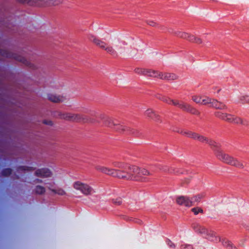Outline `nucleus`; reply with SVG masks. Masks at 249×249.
<instances>
[{
	"instance_id": "obj_38",
	"label": "nucleus",
	"mask_w": 249,
	"mask_h": 249,
	"mask_svg": "<svg viewBox=\"0 0 249 249\" xmlns=\"http://www.w3.org/2000/svg\"><path fill=\"white\" fill-rule=\"evenodd\" d=\"M113 203L117 205H120L122 204V201L121 198H116L115 200H113Z\"/></svg>"
},
{
	"instance_id": "obj_17",
	"label": "nucleus",
	"mask_w": 249,
	"mask_h": 249,
	"mask_svg": "<svg viewBox=\"0 0 249 249\" xmlns=\"http://www.w3.org/2000/svg\"><path fill=\"white\" fill-rule=\"evenodd\" d=\"M89 39L93 42L95 44H96L97 46H99L102 49L104 50L106 46H107V44L99 39V38H97L96 36H95L93 35H90L89 36Z\"/></svg>"
},
{
	"instance_id": "obj_30",
	"label": "nucleus",
	"mask_w": 249,
	"mask_h": 249,
	"mask_svg": "<svg viewBox=\"0 0 249 249\" xmlns=\"http://www.w3.org/2000/svg\"><path fill=\"white\" fill-rule=\"evenodd\" d=\"M204 195L203 194H198L196 196H194V197L191 198V200L193 201V204L195 202H199L201 200L202 198L204 197Z\"/></svg>"
},
{
	"instance_id": "obj_36",
	"label": "nucleus",
	"mask_w": 249,
	"mask_h": 249,
	"mask_svg": "<svg viewBox=\"0 0 249 249\" xmlns=\"http://www.w3.org/2000/svg\"><path fill=\"white\" fill-rule=\"evenodd\" d=\"M180 249H194V247L191 244H183L180 246Z\"/></svg>"
},
{
	"instance_id": "obj_24",
	"label": "nucleus",
	"mask_w": 249,
	"mask_h": 249,
	"mask_svg": "<svg viewBox=\"0 0 249 249\" xmlns=\"http://www.w3.org/2000/svg\"><path fill=\"white\" fill-rule=\"evenodd\" d=\"M45 191L46 189L45 187L39 185H36L34 190L35 194L40 195L44 194Z\"/></svg>"
},
{
	"instance_id": "obj_42",
	"label": "nucleus",
	"mask_w": 249,
	"mask_h": 249,
	"mask_svg": "<svg viewBox=\"0 0 249 249\" xmlns=\"http://www.w3.org/2000/svg\"><path fill=\"white\" fill-rule=\"evenodd\" d=\"M36 181L38 183H42L43 182L41 179L38 178L36 179Z\"/></svg>"
},
{
	"instance_id": "obj_26",
	"label": "nucleus",
	"mask_w": 249,
	"mask_h": 249,
	"mask_svg": "<svg viewBox=\"0 0 249 249\" xmlns=\"http://www.w3.org/2000/svg\"><path fill=\"white\" fill-rule=\"evenodd\" d=\"M242 122V119L238 117H235L231 114V117H230V121L229 123L235 124H240Z\"/></svg>"
},
{
	"instance_id": "obj_3",
	"label": "nucleus",
	"mask_w": 249,
	"mask_h": 249,
	"mask_svg": "<svg viewBox=\"0 0 249 249\" xmlns=\"http://www.w3.org/2000/svg\"><path fill=\"white\" fill-rule=\"evenodd\" d=\"M135 72L146 76H150L159 78L163 80H172L177 78V76L174 73H164L152 70L151 69H145L137 68L135 70Z\"/></svg>"
},
{
	"instance_id": "obj_10",
	"label": "nucleus",
	"mask_w": 249,
	"mask_h": 249,
	"mask_svg": "<svg viewBox=\"0 0 249 249\" xmlns=\"http://www.w3.org/2000/svg\"><path fill=\"white\" fill-rule=\"evenodd\" d=\"M176 35L180 37L185 38L190 41H192L198 44L202 43V40L200 38L196 37L193 35H191L187 33L182 32H177L176 33Z\"/></svg>"
},
{
	"instance_id": "obj_22",
	"label": "nucleus",
	"mask_w": 249,
	"mask_h": 249,
	"mask_svg": "<svg viewBox=\"0 0 249 249\" xmlns=\"http://www.w3.org/2000/svg\"><path fill=\"white\" fill-rule=\"evenodd\" d=\"M19 3L27 4L30 6H37L38 0H17Z\"/></svg>"
},
{
	"instance_id": "obj_5",
	"label": "nucleus",
	"mask_w": 249,
	"mask_h": 249,
	"mask_svg": "<svg viewBox=\"0 0 249 249\" xmlns=\"http://www.w3.org/2000/svg\"><path fill=\"white\" fill-rule=\"evenodd\" d=\"M104 124L106 125L114 128L117 131H126L129 133L133 134L137 137H139L140 133L133 128H131L125 125L115 124L113 121L109 117L105 119Z\"/></svg>"
},
{
	"instance_id": "obj_12",
	"label": "nucleus",
	"mask_w": 249,
	"mask_h": 249,
	"mask_svg": "<svg viewBox=\"0 0 249 249\" xmlns=\"http://www.w3.org/2000/svg\"><path fill=\"white\" fill-rule=\"evenodd\" d=\"M179 108L194 115H198L200 114V112L196 108L183 102H181V104L179 105Z\"/></svg>"
},
{
	"instance_id": "obj_27",
	"label": "nucleus",
	"mask_w": 249,
	"mask_h": 249,
	"mask_svg": "<svg viewBox=\"0 0 249 249\" xmlns=\"http://www.w3.org/2000/svg\"><path fill=\"white\" fill-rule=\"evenodd\" d=\"M12 173V169L10 167L4 168L1 170V175L5 177L9 176Z\"/></svg>"
},
{
	"instance_id": "obj_44",
	"label": "nucleus",
	"mask_w": 249,
	"mask_h": 249,
	"mask_svg": "<svg viewBox=\"0 0 249 249\" xmlns=\"http://www.w3.org/2000/svg\"><path fill=\"white\" fill-rule=\"evenodd\" d=\"M2 54H3V55H5V53H2Z\"/></svg>"
},
{
	"instance_id": "obj_29",
	"label": "nucleus",
	"mask_w": 249,
	"mask_h": 249,
	"mask_svg": "<svg viewBox=\"0 0 249 249\" xmlns=\"http://www.w3.org/2000/svg\"><path fill=\"white\" fill-rule=\"evenodd\" d=\"M240 103L243 104L249 103V95H241L239 98Z\"/></svg>"
},
{
	"instance_id": "obj_7",
	"label": "nucleus",
	"mask_w": 249,
	"mask_h": 249,
	"mask_svg": "<svg viewBox=\"0 0 249 249\" xmlns=\"http://www.w3.org/2000/svg\"><path fill=\"white\" fill-rule=\"evenodd\" d=\"M58 116L60 119L67 121L83 122H85L87 121V119L83 115L79 114L59 112Z\"/></svg>"
},
{
	"instance_id": "obj_32",
	"label": "nucleus",
	"mask_w": 249,
	"mask_h": 249,
	"mask_svg": "<svg viewBox=\"0 0 249 249\" xmlns=\"http://www.w3.org/2000/svg\"><path fill=\"white\" fill-rule=\"evenodd\" d=\"M165 242L169 248L173 249L176 248V245L169 239L166 238L165 239Z\"/></svg>"
},
{
	"instance_id": "obj_11",
	"label": "nucleus",
	"mask_w": 249,
	"mask_h": 249,
	"mask_svg": "<svg viewBox=\"0 0 249 249\" xmlns=\"http://www.w3.org/2000/svg\"><path fill=\"white\" fill-rule=\"evenodd\" d=\"M177 203L181 206L190 207L193 205V201L186 196H180L177 198Z\"/></svg>"
},
{
	"instance_id": "obj_8",
	"label": "nucleus",
	"mask_w": 249,
	"mask_h": 249,
	"mask_svg": "<svg viewBox=\"0 0 249 249\" xmlns=\"http://www.w3.org/2000/svg\"><path fill=\"white\" fill-rule=\"evenodd\" d=\"M73 187L77 190H80L85 195H89L95 192L91 187L79 181L74 183Z\"/></svg>"
},
{
	"instance_id": "obj_21",
	"label": "nucleus",
	"mask_w": 249,
	"mask_h": 249,
	"mask_svg": "<svg viewBox=\"0 0 249 249\" xmlns=\"http://www.w3.org/2000/svg\"><path fill=\"white\" fill-rule=\"evenodd\" d=\"M223 246L227 249H237L235 246L231 243V241L224 239L222 241Z\"/></svg>"
},
{
	"instance_id": "obj_6",
	"label": "nucleus",
	"mask_w": 249,
	"mask_h": 249,
	"mask_svg": "<svg viewBox=\"0 0 249 249\" xmlns=\"http://www.w3.org/2000/svg\"><path fill=\"white\" fill-rule=\"evenodd\" d=\"M183 135H186L189 138H192L194 140H197L198 141L204 143L208 144L212 149L215 147L218 142L214 141L212 139H209L207 137L200 135L198 134L193 132L190 131L184 132Z\"/></svg>"
},
{
	"instance_id": "obj_16",
	"label": "nucleus",
	"mask_w": 249,
	"mask_h": 249,
	"mask_svg": "<svg viewBox=\"0 0 249 249\" xmlns=\"http://www.w3.org/2000/svg\"><path fill=\"white\" fill-rule=\"evenodd\" d=\"M210 107L220 110H227L228 108L227 106L224 103L214 99L212 100Z\"/></svg>"
},
{
	"instance_id": "obj_20",
	"label": "nucleus",
	"mask_w": 249,
	"mask_h": 249,
	"mask_svg": "<svg viewBox=\"0 0 249 249\" xmlns=\"http://www.w3.org/2000/svg\"><path fill=\"white\" fill-rule=\"evenodd\" d=\"M112 165L115 167L123 169L122 171L126 172L129 171V169L130 167L135 166L134 165L129 166L128 168H127V166L126 164L120 161H114L112 163ZM120 170L122 171L121 170Z\"/></svg>"
},
{
	"instance_id": "obj_2",
	"label": "nucleus",
	"mask_w": 249,
	"mask_h": 249,
	"mask_svg": "<svg viewBox=\"0 0 249 249\" xmlns=\"http://www.w3.org/2000/svg\"><path fill=\"white\" fill-rule=\"evenodd\" d=\"M213 150L217 159L222 162L237 168H244V162L224 152L221 150V145L219 143H217Z\"/></svg>"
},
{
	"instance_id": "obj_18",
	"label": "nucleus",
	"mask_w": 249,
	"mask_h": 249,
	"mask_svg": "<svg viewBox=\"0 0 249 249\" xmlns=\"http://www.w3.org/2000/svg\"><path fill=\"white\" fill-rule=\"evenodd\" d=\"M214 115L217 118L226 121L229 123L230 121V117H231V114L221 111H216L214 112Z\"/></svg>"
},
{
	"instance_id": "obj_23",
	"label": "nucleus",
	"mask_w": 249,
	"mask_h": 249,
	"mask_svg": "<svg viewBox=\"0 0 249 249\" xmlns=\"http://www.w3.org/2000/svg\"><path fill=\"white\" fill-rule=\"evenodd\" d=\"M104 50L114 57H117L118 56L117 52L111 46H108L107 45Z\"/></svg>"
},
{
	"instance_id": "obj_9",
	"label": "nucleus",
	"mask_w": 249,
	"mask_h": 249,
	"mask_svg": "<svg viewBox=\"0 0 249 249\" xmlns=\"http://www.w3.org/2000/svg\"><path fill=\"white\" fill-rule=\"evenodd\" d=\"M5 56L9 58H13L15 60L19 61L20 62H21L23 64H24L26 66H27L29 67H33L34 65L30 63L29 61H28L24 57L21 56L20 55H18V54L16 53H13L11 54L9 53H5Z\"/></svg>"
},
{
	"instance_id": "obj_33",
	"label": "nucleus",
	"mask_w": 249,
	"mask_h": 249,
	"mask_svg": "<svg viewBox=\"0 0 249 249\" xmlns=\"http://www.w3.org/2000/svg\"><path fill=\"white\" fill-rule=\"evenodd\" d=\"M53 192L60 196H64L66 194V192L61 188L55 189L54 190H53Z\"/></svg>"
},
{
	"instance_id": "obj_37",
	"label": "nucleus",
	"mask_w": 249,
	"mask_h": 249,
	"mask_svg": "<svg viewBox=\"0 0 249 249\" xmlns=\"http://www.w3.org/2000/svg\"><path fill=\"white\" fill-rule=\"evenodd\" d=\"M192 100L196 103L201 104L202 98L199 96H194L192 97Z\"/></svg>"
},
{
	"instance_id": "obj_15",
	"label": "nucleus",
	"mask_w": 249,
	"mask_h": 249,
	"mask_svg": "<svg viewBox=\"0 0 249 249\" xmlns=\"http://www.w3.org/2000/svg\"><path fill=\"white\" fill-rule=\"evenodd\" d=\"M157 98L159 99L160 100L169 104L178 107H179V105L181 104V102H179L178 100H174L168 97H166L162 95H158Z\"/></svg>"
},
{
	"instance_id": "obj_41",
	"label": "nucleus",
	"mask_w": 249,
	"mask_h": 249,
	"mask_svg": "<svg viewBox=\"0 0 249 249\" xmlns=\"http://www.w3.org/2000/svg\"><path fill=\"white\" fill-rule=\"evenodd\" d=\"M240 124L243 125L247 126L249 124V123L247 120H243L242 119V122Z\"/></svg>"
},
{
	"instance_id": "obj_13",
	"label": "nucleus",
	"mask_w": 249,
	"mask_h": 249,
	"mask_svg": "<svg viewBox=\"0 0 249 249\" xmlns=\"http://www.w3.org/2000/svg\"><path fill=\"white\" fill-rule=\"evenodd\" d=\"M62 2V0H38L37 6L57 5Z\"/></svg>"
},
{
	"instance_id": "obj_4",
	"label": "nucleus",
	"mask_w": 249,
	"mask_h": 249,
	"mask_svg": "<svg viewBox=\"0 0 249 249\" xmlns=\"http://www.w3.org/2000/svg\"><path fill=\"white\" fill-rule=\"evenodd\" d=\"M192 228L196 233L201 234L204 238L211 241H220V238H218V239L216 237V233L211 230L208 229L198 224H193Z\"/></svg>"
},
{
	"instance_id": "obj_19",
	"label": "nucleus",
	"mask_w": 249,
	"mask_h": 249,
	"mask_svg": "<svg viewBox=\"0 0 249 249\" xmlns=\"http://www.w3.org/2000/svg\"><path fill=\"white\" fill-rule=\"evenodd\" d=\"M144 115L156 122L160 121V117L156 114L151 109H148L144 113Z\"/></svg>"
},
{
	"instance_id": "obj_25",
	"label": "nucleus",
	"mask_w": 249,
	"mask_h": 249,
	"mask_svg": "<svg viewBox=\"0 0 249 249\" xmlns=\"http://www.w3.org/2000/svg\"><path fill=\"white\" fill-rule=\"evenodd\" d=\"M48 98L50 101L54 103H58L61 101L59 96L53 94H48Z\"/></svg>"
},
{
	"instance_id": "obj_39",
	"label": "nucleus",
	"mask_w": 249,
	"mask_h": 249,
	"mask_svg": "<svg viewBox=\"0 0 249 249\" xmlns=\"http://www.w3.org/2000/svg\"><path fill=\"white\" fill-rule=\"evenodd\" d=\"M43 123L45 124L51 125V126L53 125V122L50 120H44L43 121Z\"/></svg>"
},
{
	"instance_id": "obj_14",
	"label": "nucleus",
	"mask_w": 249,
	"mask_h": 249,
	"mask_svg": "<svg viewBox=\"0 0 249 249\" xmlns=\"http://www.w3.org/2000/svg\"><path fill=\"white\" fill-rule=\"evenodd\" d=\"M36 176L39 177L47 178L52 175L51 170L47 168L38 169L35 172Z\"/></svg>"
},
{
	"instance_id": "obj_34",
	"label": "nucleus",
	"mask_w": 249,
	"mask_h": 249,
	"mask_svg": "<svg viewBox=\"0 0 249 249\" xmlns=\"http://www.w3.org/2000/svg\"><path fill=\"white\" fill-rule=\"evenodd\" d=\"M213 98H211L209 97H206L204 99H202L201 104L203 105H207V104H211L212 102V100Z\"/></svg>"
},
{
	"instance_id": "obj_35",
	"label": "nucleus",
	"mask_w": 249,
	"mask_h": 249,
	"mask_svg": "<svg viewBox=\"0 0 249 249\" xmlns=\"http://www.w3.org/2000/svg\"><path fill=\"white\" fill-rule=\"evenodd\" d=\"M47 184L48 189L53 192V190H54L55 189V184L54 181H51L50 182L46 183Z\"/></svg>"
},
{
	"instance_id": "obj_40",
	"label": "nucleus",
	"mask_w": 249,
	"mask_h": 249,
	"mask_svg": "<svg viewBox=\"0 0 249 249\" xmlns=\"http://www.w3.org/2000/svg\"><path fill=\"white\" fill-rule=\"evenodd\" d=\"M147 23L150 26L155 27L156 26L157 23L153 20H147Z\"/></svg>"
},
{
	"instance_id": "obj_28",
	"label": "nucleus",
	"mask_w": 249,
	"mask_h": 249,
	"mask_svg": "<svg viewBox=\"0 0 249 249\" xmlns=\"http://www.w3.org/2000/svg\"><path fill=\"white\" fill-rule=\"evenodd\" d=\"M127 44V43L124 41L119 40L118 45H116V48L118 50H120V53H122L123 52V50L124 49V48L123 47L122 45H126Z\"/></svg>"
},
{
	"instance_id": "obj_43",
	"label": "nucleus",
	"mask_w": 249,
	"mask_h": 249,
	"mask_svg": "<svg viewBox=\"0 0 249 249\" xmlns=\"http://www.w3.org/2000/svg\"><path fill=\"white\" fill-rule=\"evenodd\" d=\"M220 89H218L217 93H218L220 91Z\"/></svg>"
},
{
	"instance_id": "obj_31",
	"label": "nucleus",
	"mask_w": 249,
	"mask_h": 249,
	"mask_svg": "<svg viewBox=\"0 0 249 249\" xmlns=\"http://www.w3.org/2000/svg\"><path fill=\"white\" fill-rule=\"evenodd\" d=\"M191 211L194 213L195 215H197L199 213H203V210L200 207H195L192 209Z\"/></svg>"
},
{
	"instance_id": "obj_1",
	"label": "nucleus",
	"mask_w": 249,
	"mask_h": 249,
	"mask_svg": "<svg viewBox=\"0 0 249 249\" xmlns=\"http://www.w3.org/2000/svg\"><path fill=\"white\" fill-rule=\"evenodd\" d=\"M96 169L99 172L113 177L136 181H146L145 177L152 175L146 169L141 168L138 166L130 167L129 171L126 172L100 165L97 166Z\"/></svg>"
}]
</instances>
